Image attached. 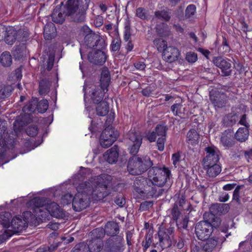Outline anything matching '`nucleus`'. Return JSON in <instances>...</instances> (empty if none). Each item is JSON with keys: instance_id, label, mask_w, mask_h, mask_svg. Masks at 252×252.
Returning a JSON list of instances; mask_svg holds the SVG:
<instances>
[{"instance_id": "f257e3e1", "label": "nucleus", "mask_w": 252, "mask_h": 252, "mask_svg": "<svg viewBox=\"0 0 252 252\" xmlns=\"http://www.w3.org/2000/svg\"><path fill=\"white\" fill-rule=\"evenodd\" d=\"M34 220V216L30 211L25 212L23 214V218L15 217L13 218L11 223L5 221L2 222L3 227L7 229L4 231L5 235L7 237H11L13 233H19L25 229L29 223Z\"/></svg>"}, {"instance_id": "f03ea898", "label": "nucleus", "mask_w": 252, "mask_h": 252, "mask_svg": "<svg viewBox=\"0 0 252 252\" xmlns=\"http://www.w3.org/2000/svg\"><path fill=\"white\" fill-rule=\"evenodd\" d=\"M170 174V170L166 168H161L153 167L150 169L148 173V179L149 182L147 183L150 185L145 187V190L149 191L151 195H157V191L154 188L152 187V190H150L149 188L151 185L159 187L163 186Z\"/></svg>"}, {"instance_id": "7ed1b4c3", "label": "nucleus", "mask_w": 252, "mask_h": 252, "mask_svg": "<svg viewBox=\"0 0 252 252\" xmlns=\"http://www.w3.org/2000/svg\"><path fill=\"white\" fill-rule=\"evenodd\" d=\"M112 178L108 174H101L94 180L92 198L100 200L109 194L107 190L108 186L110 184Z\"/></svg>"}, {"instance_id": "20e7f679", "label": "nucleus", "mask_w": 252, "mask_h": 252, "mask_svg": "<svg viewBox=\"0 0 252 252\" xmlns=\"http://www.w3.org/2000/svg\"><path fill=\"white\" fill-rule=\"evenodd\" d=\"M153 164L152 161L147 156H134L128 160L127 170L131 175H140L146 172Z\"/></svg>"}, {"instance_id": "39448f33", "label": "nucleus", "mask_w": 252, "mask_h": 252, "mask_svg": "<svg viewBox=\"0 0 252 252\" xmlns=\"http://www.w3.org/2000/svg\"><path fill=\"white\" fill-rule=\"evenodd\" d=\"M108 90V88L100 85H88L86 83L83 88L84 95L88 94L93 103L107 101V96L105 94Z\"/></svg>"}, {"instance_id": "423d86ee", "label": "nucleus", "mask_w": 252, "mask_h": 252, "mask_svg": "<svg viewBox=\"0 0 252 252\" xmlns=\"http://www.w3.org/2000/svg\"><path fill=\"white\" fill-rule=\"evenodd\" d=\"M174 231V228L171 225L165 226L163 224L158 227V244L160 247V252L166 248H169L172 245V238Z\"/></svg>"}, {"instance_id": "0eeeda50", "label": "nucleus", "mask_w": 252, "mask_h": 252, "mask_svg": "<svg viewBox=\"0 0 252 252\" xmlns=\"http://www.w3.org/2000/svg\"><path fill=\"white\" fill-rule=\"evenodd\" d=\"M204 220L201 221L196 224L195 233L198 238L201 240L208 239L213 232V228L219 226H214L208 218H204Z\"/></svg>"}, {"instance_id": "6e6552de", "label": "nucleus", "mask_w": 252, "mask_h": 252, "mask_svg": "<svg viewBox=\"0 0 252 252\" xmlns=\"http://www.w3.org/2000/svg\"><path fill=\"white\" fill-rule=\"evenodd\" d=\"M46 204V199L43 197H35L30 201V205L33 210L34 214H32L35 217L40 219H45L46 217L45 207L44 205Z\"/></svg>"}, {"instance_id": "1a4fd4ad", "label": "nucleus", "mask_w": 252, "mask_h": 252, "mask_svg": "<svg viewBox=\"0 0 252 252\" xmlns=\"http://www.w3.org/2000/svg\"><path fill=\"white\" fill-rule=\"evenodd\" d=\"M75 1L72 0H67L65 6H63L67 10V13L71 15L74 22H82L85 20V12L86 10H83V8L74 6Z\"/></svg>"}, {"instance_id": "9d476101", "label": "nucleus", "mask_w": 252, "mask_h": 252, "mask_svg": "<svg viewBox=\"0 0 252 252\" xmlns=\"http://www.w3.org/2000/svg\"><path fill=\"white\" fill-rule=\"evenodd\" d=\"M129 144L130 145L129 152L132 155L136 154L139 151L142 142L141 133L135 129L130 130L127 133Z\"/></svg>"}, {"instance_id": "9b49d317", "label": "nucleus", "mask_w": 252, "mask_h": 252, "mask_svg": "<svg viewBox=\"0 0 252 252\" xmlns=\"http://www.w3.org/2000/svg\"><path fill=\"white\" fill-rule=\"evenodd\" d=\"M118 136L117 132H115L114 129L106 127L102 132L99 142L101 146L105 148L110 147L116 141Z\"/></svg>"}, {"instance_id": "f8f14e48", "label": "nucleus", "mask_w": 252, "mask_h": 252, "mask_svg": "<svg viewBox=\"0 0 252 252\" xmlns=\"http://www.w3.org/2000/svg\"><path fill=\"white\" fill-rule=\"evenodd\" d=\"M205 151L206 156L202 160V166L219 163L220 152L217 148L212 146L208 147L205 149Z\"/></svg>"}, {"instance_id": "ddd939ff", "label": "nucleus", "mask_w": 252, "mask_h": 252, "mask_svg": "<svg viewBox=\"0 0 252 252\" xmlns=\"http://www.w3.org/2000/svg\"><path fill=\"white\" fill-rule=\"evenodd\" d=\"M90 198L87 195H82L81 194L76 193L72 201L73 210L77 212H80L86 209L90 205Z\"/></svg>"}, {"instance_id": "4468645a", "label": "nucleus", "mask_w": 252, "mask_h": 252, "mask_svg": "<svg viewBox=\"0 0 252 252\" xmlns=\"http://www.w3.org/2000/svg\"><path fill=\"white\" fill-rule=\"evenodd\" d=\"M7 127L4 122L0 120V149L1 146H4V151L6 149L12 148L14 147V141L13 139L10 138L9 137L7 138V133H5Z\"/></svg>"}, {"instance_id": "2eb2a0df", "label": "nucleus", "mask_w": 252, "mask_h": 252, "mask_svg": "<svg viewBox=\"0 0 252 252\" xmlns=\"http://www.w3.org/2000/svg\"><path fill=\"white\" fill-rule=\"evenodd\" d=\"M221 205L218 203L212 204L210 207V213H206L204 214V218L209 219L214 226H219L221 220L216 215L218 214L221 210Z\"/></svg>"}, {"instance_id": "dca6fc26", "label": "nucleus", "mask_w": 252, "mask_h": 252, "mask_svg": "<svg viewBox=\"0 0 252 252\" xmlns=\"http://www.w3.org/2000/svg\"><path fill=\"white\" fill-rule=\"evenodd\" d=\"M213 63L221 69L222 75L229 76L231 74V63L221 57H215L213 59Z\"/></svg>"}, {"instance_id": "f3484780", "label": "nucleus", "mask_w": 252, "mask_h": 252, "mask_svg": "<svg viewBox=\"0 0 252 252\" xmlns=\"http://www.w3.org/2000/svg\"><path fill=\"white\" fill-rule=\"evenodd\" d=\"M85 42L90 48H103L104 46V41L99 35L92 32L85 37Z\"/></svg>"}, {"instance_id": "a211bd4d", "label": "nucleus", "mask_w": 252, "mask_h": 252, "mask_svg": "<svg viewBox=\"0 0 252 252\" xmlns=\"http://www.w3.org/2000/svg\"><path fill=\"white\" fill-rule=\"evenodd\" d=\"M96 51H92L88 55V60L91 63L98 65H101L106 60L105 53L100 49L102 48H96Z\"/></svg>"}, {"instance_id": "6ab92c4d", "label": "nucleus", "mask_w": 252, "mask_h": 252, "mask_svg": "<svg viewBox=\"0 0 252 252\" xmlns=\"http://www.w3.org/2000/svg\"><path fill=\"white\" fill-rule=\"evenodd\" d=\"M167 128L166 126L161 125H158L155 131L158 136H159L157 140V144L158 150L162 151L164 148V143L166 139V133Z\"/></svg>"}, {"instance_id": "aec40b11", "label": "nucleus", "mask_w": 252, "mask_h": 252, "mask_svg": "<svg viewBox=\"0 0 252 252\" xmlns=\"http://www.w3.org/2000/svg\"><path fill=\"white\" fill-rule=\"evenodd\" d=\"M164 60L169 63H172L177 60L180 56L179 50L174 47L169 46L166 47L163 52Z\"/></svg>"}, {"instance_id": "412c9836", "label": "nucleus", "mask_w": 252, "mask_h": 252, "mask_svg": "<svg viewBox=\"0 0 252 252\" xmlns=\"http://www.w3.org/2000/svg\"><path fill=\"white\" fill-rule=\"evenodd\" d=\"M45 212H47L46 217L48 214L57 218H63L64 216L63 210L57 203L54 202L47 204L45 207Z\"/></svg>"}, {"instance_id": "4be33fe9", "label": "nucleus", "mask_w": 252, "mask_h": 252, "mask_svg": "<svg viewBox=\"0 0 252 252\" xmlns=\"http://www.w3.org/2000/svg\"><path fill=\"white\" fill-rule=\"evenodd\" d=\"M93 181H86L80 183L77 187V193L82 195H87L88 197L92 196L93 189Z\"/></svg>"}, {"instance_id": "5701e85b", "label": "nucleus", "mask_w": 252, "mask_h": 252, "mask_svg": "<svg viewBox=\"0 0 252 252\" xmlns=\"http://www.w3.org/2000/svg\"><path fill=\"white\" fill-rule=\"evenodd\" d=\"M67 15L68 14L66 9L65 12L62 8V5L57 6L51 15L52 20L57 24H62L65 20V16Z\"/></svg>"}, {"instance_id": "b1692460", "label": "nucleus", "mask_w": 252, "mask_h": 252, "mask_svg": "<svg viewBox=\"0 0 252 252\" xmlns=\"http://www.w3.org/2000/svg\"><path fill=\"white\" fill-rule=\"evenodd\" d=\"M210 100L215 107L222 108L224 107L227 101V96L224 93H216L210 95Z\"/></svg>"}, {"instance_id": "393cba45", "label": "nucleus", "mask_w": 252, "mask_h": 252, "mask_svg": "<svg viewBox=\"0 0 252 252\" xmlns=\"http://www.w3.org/2000/svg\"><path fill=\"white\" fill-rule=\"evenodd\" d=\"M220 142L226 148L231 147L234 145L235 142L233 139V133L230 130H225L222 133Z\"/></svg>"}, {"instance_id": "a878e982", "label": "nucleus", "mask_w": 252, "mask_h": 252, "mask_svg": "<svg viewBox=\"0 0 252 252\" xmlns=\"http://www.w3.org/2000/svg\"><path fill=\"white\" fill-rule=\"evenodd\" d=\"M118 156V147L114 146L104 154L103 158L108 163L113 164L117 161Z\"/></svg>"}, {"instance_id": "bb28decb", "label": "nucleus", "mask_w": 252, "mask_h": 252, "mask_svg": "<svg viewBox=\"0 0 252 252\" xmlns=\"http://www.w3.org/2000/svg\"><path fill=\"white\" fill-rule=\"evenodd\" d=\"M203 168L206 172V175L211 178L217 177L221 171V167L219 163L204 165Z\"/></svg>"}, {"instance_id": "cd10ccee", "label": "nucleus", "mask_w": 252, "mask_h": 252, "mask_svg": "<svg viewBox=\"0 0 252 252\" xmlns=\"http://www.w3.org/2000/svg\"><path fill=\"white\" fill-rule=\"evenodd\" d=\"M89 252H100L103 248V242L100 239H92L87 244Z\"/></svg>"}, {"instance_id": "c85d7f7f", "label": "nucleus", "mask_w": 252, "mask_h": 252, "mask_svg": "<svg viewBox=\"0 0 252 252\" xmlns=\"http://www.w3.org/2000/svg\"><path fill=\"white\" fill-rule=\"evenodd\" d=\"M17 31L13 27L7 28L4 39L5 42L9 45H12L16 40Z\"/></svg>"}, {"instance_id": "c756f323", "label": "nucleus", "mask_w": 252, "mask_h": 252, "mask_svg": "<svg viewBox=\"0 0 252 252\" xmlns=\"http://www.w3.org/2000/svg\"><path fill=\"white\" fill-rule=\"evenodd\" d=\"M105 233L110 236L116 235L119 232L118 224L114 221H109L105 225Z\"/></svg>"}, {"instance_id": "7c9ffc66", "label": "nucleus", "mask_w": 252, "mask_h": 252, "mask_svg": "<svg viewBox=\"0 0 252 252\" xmlns=\"http://www.w3.org/2000/svg\"><path fill=\"white\" fill-rule=\"evenodd\" d=\"M96 114L99 116H104L107 114L109 111V104L107 101L101 102L94 103Z\"/></svg>"}, {"instance_id": "2f4dec72", "label": "nucleus", "mask_w": 252, "mask_h": 252, "mask_svg": "<svg viewBox=\"0 0 252 252\" xmlns=\"http://www.w3.org/2000/svg\"><path fill=\"white\" fill-rule=\"evenodd\" d=\"M56 29L53 23L47 24L44 29V37L46 40H50L56 36Z\"/></svg>"}, {"instance_id": "473e14b6", "label": "nucleus", "mask_w": 252, "mask_h": 252, "mask_svg": "<svg viewBox=\"0 0 252 252\" xmlns=\"http://www.w3.org/2000/svg\"><path fill=\"white\" fill-rule=\"evenodd\" d=\"M200 136L197 132L193 129H190L187 135V141L189 144L195 145L199 141Z\"/></svg>"}, {"instance_id": "72a5a7b5", "label": "nucleus", "mask_w": 252, "mask_h": 252, "mask_svg": "<svg viewBox=\"0 0 252 252\" xmlns=\"http://www.w3.org/2000/svg\"><path fill=\"white\" fill-rule=\"evenodd\" d=\"M110 81V75L108 69L104 67L102 69L99 85L108 88Z\"/></svg>"}, {"instance_id": "f704fd0d", "label": "nucleus", "mask_w": 252, "mask_h": 252, "mask_svg": "<svg viewBox=\"0 0 252 252\" xmlns=\"http://www.w3.org/2000/svg\"><path fill=\"white\" fill-rule=\"evenodd\" d=\"M249 131L248 128L240 127L235 134V137L237 140L240 142H245L248 138Z\"/></svg>"}, {"instance_id": "c9c22d12", "label": "nucleus", "mask_w": 252, "mask_h": 252, "mask_svg": "<svg viewBox=\"0 0 252 252\" xmlns=\"http://www.w3.org/2000/svg\"><path fill=\"white\" fill-rule=\"evenodd\" d=\"M207 252H212L218 244L217 238H211L205 242H201Z\"/></svg>"}, {"instance_id": "e433bc0d", "label": "nucleus", "mask_w": 252, "mask_h": 252, "mask_svg": "<svg viewBox=\"0 0 252 252\" xmlns=\"http://www.w3.org/2000/svg\"><path fill=\"white\" fill-rule=\"evenodd\" d=\"M0 63L4 67H8L11 65L12 63V58L9 52L5 51L1 54Z\"/></svg>"}, {"instance_id": "4c0bfd02", "label": "nucleus", "mask_w": 252, "mask_h": 252, "mask_svg": "<svg viewBox=\"0 0 252 252\" xmlns=\"http://www.w3.org/2000/svg\"><path fill=\"white\" fill-rule=\"evenodd\" d=\"M170 10L168 9L158 10L155 12V16L158 19L166 22L169 21L171 18Z\"/></svg>"}, {"instance_id": "58836bf2", "label": "nucleus", "mask_w": 252, "mask_h": 252, "mask_svg": "<svg viewBox=\"0 0 252 252\" xmlns=\"http://www.w3.org/2000/svg\"><path fill=\"white\" fill-rule=\"evenodd\" d=\"M37 101L35 99L32 100L23 108V111L25 114H29L37 110Z\"/></svg>"}, {"instance_id": "ea45409f", "label": "nucleus", "mask_w": 252, "mask_h": 252, "mask_svg": "<svg viewBox=\"0 0 252 252\" xmlns=\"http://www.w3.org/2000/svg\"><path fill=\"white\" fill-rule=\"evenodd\" d=\"M51 84L50 81L47 80H42L39 83V94L44 95L49 92Z\"/></svg>"}, {"instance_id": "a19ab883", "label": "nucleus", "mask_w": 252, "mask_h": 252, "mask_svg": "<svg viewBox=\"0 0 252 252\" xmlns=\"http://www.w3.org/2000/svg\"><path fill=\"white\" fill-rule=\"evenodd\" d=\"M171 110L174 115L180 117L185 113V108L181 103H176L172 105Z\"/></svg>"}, {"instance_id": "79ce46f5", "label": "nucleus", "mask_w": 252, "mask_h": 252, "mask_svg": "<svg viewBox=\"0 0 252 252\" xmlns=\"http://www.w3.org/2000/svg\"><path fill=\"white\" fill-rule=\"evenodd\" d=\"M154 45L159 52H164L167 46V43L161 38L156 39L153 41Z\"/></svg>"}, {"instance_id": "37998d69", "label": "nucleus", "mask_w": 252, "mask_h": 252, "mask_svg": "<svg viewBox=\"0 0 252 252\" xmlns=\"http://www.w3.org/2000/svg\"><path fill=\"white\" fill-rule=\"evenodd\" d=\"M37 111L39 113H44L48 108V102L46 99H42L37 104Z\"/></svg>"}, {"instance_id": "c03bdc74", "label": "nucleus", "mask_w": 252, "mask_h": 252, "mask_svg": "<svg viewBox=\"0 0 252 252\" xmlns=\"http://www.w3.org/2000/svg\"><path fill=\"white\" fill-rule=\"evenodd\" d=\"M72 252H89L87 244L81 243L76 245L72 250Z\"/></svg>"}, {"instance_id": "a18cd8bd", "label": "nucleus", "mask_w": 252, "mask_h": 252, "mask_svg": "<svg viewBox=\"0 0 252 252\" xmlns=\"http://www.w3.org/2000/svg\"><path fill=\"white\" fill-rule=\"evenodd\" d=\"M17 40L19 41H26L29 37V33L27 31H24V30L20 29L17 30Z\"/></svg>"}, {"instance_id": "49530a36", "label": "nucleus", "mask_w": 252, "mask_h": 252, "mask_svg": "<svg viewBox=\"0 0 252 252\" xmlns=\"http://www.w3.org/2000/svg\"><path fill=\"white\" fill-rule=\"evenodd\" d=\"M136 15L142 20H146L148 19L149 14L145 9L139 7L136 10Z\"/></svg>"}, {"instance_id": "de8ad7c7", "label": "nucleus", "mask_w": 252, "mask_h": 252, "mask_svg": "<svg viewBox=\"0 0 252 252\" xmlns=\"http://www.w3.org/2000/svg\"><path fill=\"white\" fill-rule=\"evenodd\" d=\"M73 200V196L70 193H67L63 195L61 199V203L64 206L72 203Z\"/></svg>"}, {"instance_id": "09e8293b", "label": "nucleus", "mask_w": 252, "mask_h": 252, "mask_svg": "<svg viewBox=\"0 0 252 252\" xmlns=\"http://www.w3.org/2000/svg\"><path fill=\"white\" fill-rule=\"evenodd\" d=\"M105 231L102 228H97L93 230L92 232V236H93L92 239H100L102 240L104 236Z\"/></svg>"}, {"instance_id": "8fccbe9b", "label": "nucleus", "mask_w": 252, "mask_h": 252, "mask_svg": "<svg viewBox=\"0 0 252 252\" xmlns=\"http://www.w3.org/2000/svg\"><path fill=\"white\" fill-rule=\"evenodd\" d=\"M251 244L248 241L241 242L239 244V250L240 252H248L251 250Z\"/></svg>"}, {"instance_id": "3c124183", "label": "nucleus", "mask_w": 252, "mask_h": 252, "mask_svg": "<svg viewBox=\"0 0 252 252\" xmlns=\"http://www.w3.org/2000/svg\"><path fill=\"white\" fill-rule=\"evenodd\" d=\"M197 55L192 52H189L186 56V60L189 63H194L197 60Z\"/></svg>"}, {"instance_id": "603ef678", "label": "nucleus", "mask_w": 252, "mask_h": 252, "mask_svg": "<svg viewBox=\"0 0 252 252\" xmlns=\"http://www.w3.org/2000/svg\"><path fill=\"white\" fill-rule=\"evenodd\" d=\"M79 34L82 36H85L86 37L89 34H90L92 31L87 26L84 25L81 27L79 31Z\"/></svg>"}, {"instance_id": "864d4df0", "label": "nucleus", "mask_w": 252, "mask_h": 252, "mask_svg": "<svg viewBox=\"0 0 252 252\" xmlns=\"http://www.w3.org/2000/svg\"><path fill=\"white\" fill-rule=\"evenodd\" d=\"M121 41L119 38H115L113 39L111 46L112 51H117L119 50L120 48Z\"/></svg>"}, {"instance_id": "5fc2aeb1", "label": "nucleus", "mask_w": 252, "mask_h": 252, "mask_svg": "<svg viewBox=\"0 0 252 252\" xmlns=\"http://www.w3.org/2000/svg\"><path fill=\"white\" fill-rule=\"evenodd\" d=\"M196 11V7L193 4L188 5L186 9V17L189 18L193 16Z\"/></svg>"}, {"instance_id": "6e6d98bb", "label": "nucleus", "mask_w": 252, "mask_h": 252, "mask_svg": "<svg viewBox=\"0 0 252 252\" xmlns=\"http://www.w3.org/2000/svg\"><path fill=\"white\" fill-rule=\"evenodd\" d=\"M146 182V180L145 179V178H143L142 177H138L136 178V179L135 180L133 183V186L138 190H141L142 189L141 186L142 185H143L144 183Z\"/></svg>"}, {"instance_id": "4d7b16f0", "label": "nucleus", "mask_w": 252, "mask_h": 252, "mask_svg": "<svg viewBox=\"0 0 252 252\" xmlns=\"http://www.w3.org/2000/svg\"><path fill=\"white\" fill-rule=\"evenodd\" d=\"M27 134L30 136H35L38 133V128L36 126H30L26 129Z\"/></svg>"}, {"instance_id": "13d9d810", "label": "nucleus", "mask_w": 252, "mask_h": 252, "mask_svg": "<svg viewBox=\"0 0 252 252\" xmlns=\"http://www.w3.org/2000/svg\"><path fill=\"white\" fill-rule=\"evenodd\" d=\"M241 188V186H237L233 193V200L236 201L238 204L240 203V190Z\"/></svg>"}, {"instance_id": "bf43d9fd", "label": "nucleus", "mask_w": 252, "mask_h": 252, "mask_svg": "<svg viewBox=\"0 0 252 252\" xmlns=\"http://www.w3.org/2000/svg\"><path fill=\"white\" fill-rule=\"evenodd\" d=\"M189 221V219L188 217H185L181 221H177L176 223L179 228H184L186 229L188 227Z\"/></svg>"}, {"instance_id": "052dcab7", "label": "nucleus", "mask_w": 252, "mask_h": 252, "mask_svg": "<svg viewBox=\"0 0 252 252\" xmlns=\"http://www.w3.org/2000/svg\"><path fill=\"white\" fill-rule=\"evenodd\" d=\"M152 243V237L150 236H147L145 238V242L142 243L143 249L144 252L150 247Z\"/></svg>"}, {"instance_id": "680f3d73", "label": "nucleus", "mask_w": 252, "mask_h": 252, "mask_svg": "<svg viewBox=\"0 0 252 252\" xmlns=\"http://www.w3.org/2000/svg\"><path fill=\"white\" fill-rule=\"evenodd\" d=\"M193 252H207L202 243H198L192 248Z\"/></svg>"}, {"instance_id": "e2e57ef3", "label": "nucleus", "mask_w": 252, "mask_h": 252, "mask_svg": "<svg viewBox=\"0 0 252 252\" xmlns=\"http://www.w3.org/2000/svg\"><path fill=\"white\" fill-rule=\"evenodd\" d=\"M153 205L152 201H144L141 203L139 209L141 211H145L148 210Z\"/></svg>"}, {"instance_id": "0e129e2a", "label": "nucleus", "mask_w": 252, "mask_h": 252, "mask_svg": "<svg viewBox=\"0 0 252 252\" xmlns=\"http://www.w3.org/2000/svg\"><path fill=\"white\" fill-rule=\"evenodd\" d=\"M10 89L9 87H4L0 90V98H4L8 96L9 94Z\"/></svg>"}, {"instance_id": "69168bd1", "label": "nucleus", "mask_w": 252, "mask_h": 252, "mask_svg": "<svg viewBox=\"0 0 252 252\" xmlns=\"http://www.w3.org/2000/svg\"><path fill=\"white\" fill-rule=\"evenodd\" d=\"M131 31L130 27L128 25H126L125 27L124 39L126 41H127L130 38Z\"/></svg>"}, {"instance_id": "338daca9", "label": "nucleus", "mask_w": 252, "mask_h": 252, "mask_svg": "<svg viewBox=\"0 0 252 252\" xmlns=\"http://www.w3.org/2000/svg\"><path fill=\"white\" fill-rule=\"evenodd\" d=\"M115 203L120 207H122L126 203L125 198L122 195H118L115 200Z\"/></svg>"}, {"instance_id": "774afa93", "label": "nucleus", "mask_w": 252, "mask_h": 252, "mask_svg": "<svg viewBox=\"0 0 252 252\" xmlns=\"http://www.w3.org/2000/svg\"><path fill=\"white\" fill-rule=\"evenodd\" d=\"M153 91V90L152 87L151 86H148L143 89L141 93L143 95L145 96H149L151 95Z\"/></svg>"}]
</instances>
